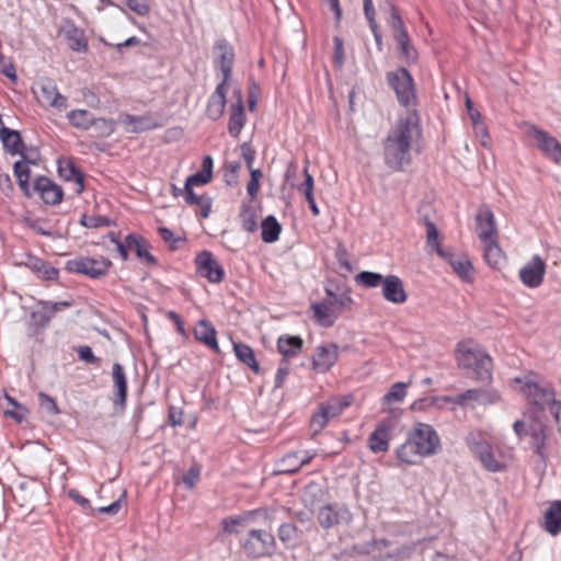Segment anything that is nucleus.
Returning a JSON list of instances; mask_svg holds the SVG:
<instances>
[{"label":"nucleus","instance_id":"nucleus-1","mask_svg":"<svg viewBox=\"0 0 561 561\" xmlns=\"http://www.w3.org/2000/svg\"><path fill=\"white\" fill-rule=\"evenodd\" d=\"M439 447L440 440L434 428L428 424L417 423L408 432L397 456L403 463L415 465L421 458L435 454Z\"/></svg>","mask_w":561,"mask_h":561},{"label":"nucleus","instance_id":"nucleus-2","mask_svg":"<svg viewBox=\"0 0 561 561\" xmlns=\"http://www.w3.org/2000/svg\"><path fill=\"white\" fill-rule=\"evenodd\" d=\"M457 365L476 380L489 382L491 380L492 359L484 350L473 341L466 340L458 343L456 348Z\"/></svg>","mask_w":561,"mask_h":561},{"label":"nucleus","instance_id":"nucleus-3","mask_svg":"<svg viewBox=\"0 0 561 561\" xmlns=\"http://www.w3.org/2000/svg\"><path fill=\"white\" fill-rule=\"evenodd\" d=\"M416 134V119L413 115L393 127L386 141V154L390 163L400 165L407 159L410 142Z\"/></svg>","mask_w":561,"mask_h":561},{"label":"nucleus","instance_id":"nucleus-4","mask_svg":"<svg viewBox=\"0 0 561 561\" xmlns=\"http://www.w3.org/2000/svg\"><path fill=\"white\" fill-rule=\"evenodd\" d=\"M352 298L344 296L340 300L332 299L325 304H313L312 310L316 321L322 327H330L334 323L337 318L339 307H350Z\"/></svg>","mask_w":561,"mask_h":561},{"label":"nucleus","instance_id":"nucleus-5","mask_svg":"<svg viewBox=\"0 0 561 561\" xmlns=\"http://www.w3.org/2000/svg\"><path fill=\"white\" fill-rule=\"evenodd\" d=\"M339 359V347L335 344L318 346L311 355V369L316 374L329 371Z\"/></svg>","mask_w":561,"mask_h":561},{"label":"nucleus","instance_id":"nucleus-6","mask_svg":"<svg viewBox=\"0 0 561 561\" xmlns=\"http://www.w3.org/2000/svg\"><path fill=\"white\" fill-rule=\"evenodd\" d=\"M545 273V261L540 256L534 255L520 267L519 277L525 286L536 288L542 284Z\"/></svg>","mask_w":561,"mask_h":561},{"label":"nucleus","instance_id":"nucleus-7","mask_svg":"<svg viewBox=\"0 0 561 561\" xmlns=\"http://www.w3.org/2000/svg\"><path fill=\"white\" fill-rule=\"evenodd\" d=\"M59 35L62 36L67 46L76 53L84 54L88 51V39L84 31L75 25L70 20H65L59 28Z\"/></svg>","mask_w":561,"mask_h":561},{"label":"nucleus","instance_id":"nucleus-8","mask_svg":"<svg viewBox=\"0 0 561 561\" xmlns=\"http://www.w3.org/2000/svg\"><path fill=\"white\" fill-rule=\"evenodd\" d=\"M112 263L107 259H91L82 257L70 262V268L77 273L84 274L87 276L96 278L105 275Z\"/></svg>","mask_w":561,"mask_h":561},{"label":"nucleus","instance_id":"nucleus-9","mask_svg":"<svg viewBox=\"0 0 561 561\" xmlns=\"http://www.w3.org/2000/svg\"><path fill=\"white\" fill-rule=\"evenodd\" d=\"M273 549L274 538L266 531H252L245 541V550L253 557H263L270 554Z\"/></svg>","mask_w":561,"mask_h":561},{"label":"nucleus","instance_id":"nucleus-10","mask_svg":"<svg viewBox=\"0 0 561 561\" xmlns=\"http://www.w3.org/2000/svg\"><path fill=\"white\" fill-rule=\"evenodd\" d=\"M382 296L388 302L393 305H403L409 299V294L402 279L396 275L385 277L382 282Z\"/></svg>","mask_w":561,"mask_h":561},{"label":"nucleus","instance_id":"nucleus-11","mask_svg":"<svg viewBox=\"0 0 561 561\" xmlns=\"http://www.w3.org/2000/svg\"><path fill=\"white\" fill-rule=\"evenodd\" d=\"M230 102L231 113L228 128L230 134L237 137L241 133L245 122L243 101L239 89L233 88L231 90Z\"/></svg>","mask_w":561,"mask_h":561},{"label":"nucleus","instance_id":"nucleus-12","mask_svg":"<svg viewBox=\"0 0 561 561\" xmlns=\"http://www.w3.org/2000/svg\"><path fill=\"white\" fill-rule=\"evenodd\" d=\"M34 92L42 105H48L57 110L67 107V99L58 92L56 85L50 81L42 82Z\"/></svg>","mask_w":561,"mask_h":561},{"label":"nucleus","instance_id":"nucleus-13","mask_svg":"<svg viewBox=\"0 0 561 561\" xmlns=\"http://www.w3.org/2000/svg\"><path fill=\"white\" fill-rule=\"evenodd\" d=\"M389 81L403 104H409L414 99L412 79L407 70L400 69L390 73Z\"/></svg>","mask_w":561,"mask_h":561},{"label":"nucleus","instance_id":"nucleus-14","mask_svg":"<svg viewBox=\"0 0 561 561\" xmlns=\"http://www.w3.org/2000/svg\"><path fill=\"white\" fill-rule=\"evenodd\" d=\"M198 273L209 282L218 283L224 277V270L211 253L204 251L196 257Z\"/></svg>","mask_w":561,"mask_h":561},{"label":"nucleus","instance_id":"nucleus-15","mask_svg":"<svg viewBox=\"0 0 561 561\" xmlns=\"http://www.w3.org/2000/svg\"><path fill=\"white\" fill-rule=\"evenodd\" d=\"M453 271L462 282L472 283L474 279V266L468 255L462 253H445V256Z\"/></svg>","mask_w":561,"mask_h":561},{"label":"nucleus","instance_id":"nucleus-16","mask_svg":"<svg viewBox=\"0 0 561 561\" xmlns=\"http://www.w3.org/2000/svg\"><path fill=\"white\" fill-rule=\"evenodd\" d=\"M511 388L514 391L525 394L529 400L539 403L541 397H546L547 392L540 388L530 375L516 377L511 381Z\"/></svg>","mask_w":561,"mask_h":561},{"label":"nucleus","instance_id":"nucleus-17","mask_svg":"<svg viewBox=\"0 0 561 561\" xmlns=\"http://www.w3.org/2000/svg\"><path fill=\"white\" fill-rule=\"evenodd\" d=\"M34 191L38 193L46 204H58L62 199V190L45 176H39L34 182Z\"/></svg>","mask_w":561,"mask_h":561},{"label":"nucleus","instance_id":"nucleus-18","mask_svg":"<svg viewBox=\"0 0 561 561\" xmlns=\"http://www.w3.org/2000/svg\"><path fill=\"white\" fill-rule=\"evenodd\" d=\"M214 162L211 157L206 156L202 162V169L199 172L191 175L186 180V190L192 195L194 188H203L213 179Z\"/></svg>","mask_w":561,"mask_h":561},{"label":"nucleus","instance_id":"nucleus-19","mask_svg":"<svg viewBox=\"0 0 561 561\" xmlns=\"http://www.w3.org/2000/svg\"><path fill=\"white\" fill-rule=\"evenodd\" d=\"M37 167V162L35 159H26L15 162L14 164V173L18 179L19 185L25 195L31 196V185L30 180L33 173V168Z\"/></svg>","mask_w":561,"mask_h":561},{"label":"nucleus","instance_id":"nucleus-20","mask_svg":"<svg viewBox=\"0 0 561 561\" xmlns=\"http://www.w3.org/2000/svg\"><path fill=\"white\" fill-rule=\"evenodd\" d=\"M229 90V84L222 81L210 96L207 104V114L210 118L216 119L222 115L226 104V94Z\"/></svg>","mask_w":561,"mask_h":561},{"label":"nucleus","instance_id":"nucleus-21","mask_svg":"<svg viewBox=\"0 0 561 561\" xmlns=\"http://www.w3.org/2000/svg\"><path fill=\"white\" fill-rule=\"evenodd\" d=\"M339 411L330 404L321 405L311 416L310 431L313 435L319 434L328 425L329 421L337 415Z\"/></svg>","mask_w":561,"mask_h":561},{"label":"nucleus","instance_id":"nucleus-22","mask_svg":"<svg viewBox=\"0 0 561 561\" xmlns=\"http://www.w3.org/2000/svg\"><path fill=\"white\" fill-rule=\"evenodd\" d=\"M58 172L65 181L73 182V191L76 194H81L83 192V175L76 169L72 161L60 160L58 163Z\"/></svg>","mask_w":561,"mask_h":561},{"label":"nucleus","instance_id":"nucleus-23","mask_svg":"<svg viewBox=\"0 0 561 561\" xmlns=\"http://www.w3.org/2000/svg\"><path fill=\"white\" fill-rule=\"evenodd\" d=\"M478 234L483 243L496 240L495 220L489 210L481 211L478 217Z\"/></svg>","mask_w":561,"mask_h":561},{"label":"nucleus","instance_id":"nucleus-24","mask_svg":"<svg viewBox=\"0 0 561 561\" xmlns=\"http://www.w3.org/2000/svg\"><path fill=\"white\" fill-rule=\"evenodd\" d=\"M534 138L537 146L552 160L559 161L561 159V145L557 139L548 136L546 133L535 130Z\"/></svg>","mask_w":561,"mask_h":561},{"label":"nucleus","instance_id":"nucleus-25","mask_svg":"<svg viewBox=\"0 0 561 561\" xmlns=\"http://www.w3.org/2000/svg\"><path fill=\"white\" fill-rule=\"evenodd\" d=\"M215 57L224 73V81L227 82L233 62L232 48L226 43H218L215 47Z\"/></svg>","mask_w":561,"mask_h":561},{"label":"nucleus","instance_id":"nucleus-26","mask_svg":"<svg viewBox=\"0 0 561 561\" xmlns=\"http://www.w3.org/2000/svg\"><path fill=\"white\" fill-rule=\"evenodd\" d=\"M183 196L186 203L198 206L203 217H208L211 210V201L203 193V188H194L191 195L186 190V184L183 188Z\"/></svg>","mask_w":561,"mask_h":561},{"label":"nucleus","instance_id":"nucleus-27","mask_svg":"<svg viewBox=\"0 0 561 561\" xmlns=\"http://www.w3.org/2000/svg\"><path fill=\"white\" fill-rule=\"evenodd\" d=\"M391 427L387 424L379 425L370 436L369 446L373 451H385L389 447Z\"/></svg>","mask_w":561,"mask_h":561},{"label":"nucleus","instance_id":"nucleus-28","mask_svg":"<svg viewBox=\"0 0 561 561\" xmlns=\"http://www.w3.org/2000/svg\"><path fill=\"white\" fill-rule=\"evenodd\" d=\"M194 333L197 340L207 344L214 351L219 352V346L216 339V331L209 322L205 320L199 321L195 327Z\"/></svg>","mask_w":561,"mask_h":561},{"label":"nucleus","instance_id":"nucleus-29","mask_svg":"<svg viewBox=\"0 0 561 561\" xmlns=\"http://www.w3.org/2000/svg\"><path fill=\"white\" fill-rule=\"evenodd\" d=\"M126 243L128 250L134 251L140 260L150 264L154 263L153 256L150 254L149 249L141 237L129 234L126 237Z\"/></svg>","mask_w":561,"mask_h":561},{"label":"nucleus","instance_id":"nucleus-30","mask_svg":"<svg viewBox=\"0 0 561 561\" xmlns=\"http://www.w3.org/2000/svg\"><path fill=\"white\" fill-rule=\"evenodd\" d=\"M124 125L125 129L129 133H142L158 126L149 116H127L124 121Z\"/></svg>","mask_w":561,"mask_h":561},{"label":"nucleus","instance_id":"nucleus-31","mask_svg":"<svg viewBox=\"0 0 561 561\" xmlns=\"http://www.w3.org/2000/svg\"><path fill=\"white\" fill-rule=\"evenodd\" d=\"M514 430L518 436H526L529 433H531L537 439L542 434L541 424L527 415H525L522 420L515 422Z\"/></svg>","mask_w":561,"mask_h":561},{"label":"nucleus","instance_id":"nucleus-32","mask_svg":"<svg viewBox=\"0 0 561 561\" xmlns=\"http://www.w3.org/2000/svg\"><path fill=\"white\" fill-rule=\"evenodd\" d=\"M485 261L493 268H501L505 263V254L499 247L496 240L484 243Z\"/></svg>","mask_w":561,"mask_h":561},{"label":"nucleus","instance_id":"nucleus-33","mask_svg":"<svg viewBox=\"0 0 561 561\" xmlns=\"http://www.w3.org/2000/svg\"><path fill=\"white\" fill-rule=\"evenodd\" d=\"M261 229L262 240L266 243L275 242L282 232L280 224L273 216H268L262 221Z\"/></svg>","mask_w":561,"mask_h":561},{"label":"nucleus","instance_id":"nucleus-34","mask_svg":"<svg viewBox=\"0 0 561 561\" xmlns=\"http://www.w3.org/2000/svg\"><path fill=\"white\" fill-rule=\"evenodd\" d=\"M277 347L285 356L296 355L302 347V340L299 336L284 335L278 339Z\"/></svg>","mask_w":561,"mask_h":561},{"label":"nucleus","instance_id":"nucleus-35","mask_svg":"<svg viewBox=\"0 0 561 561\" xmlns=\"http://www.w3.org/2000/svg\"><path fill=\"white\" fill-rule=\"evenodd\" d=\"M233 350H234V353H236L237 357L242 363L248 365L255 373H259L260 366H259V363L255 359L254 352H253V350L250 346H248L245 344H242V343H234L233 344Z\"/></svg>","mask_w":561,"mask_h":561},{"label":"nucleus","instance_id":"nucleus-36","mask_svg":"<svg viewBox=\"0 0 561 561\" xmlns=\"http://www.w3.org/2000/svg\"><path fill=\"white\" fill-rule=\"evenodd\" d=\"M247 160H248V167L250 170V180L247 184V191H248V194L250 195V197L252 199H255L259 194V191H260L263 173L260 169H254L252 167L253 157H248Z\"/></svg>","mask_w":561,"mask_h":561},{"label":"nucleus","instance_id":"nucleus-37","mask_svg":"<svg viewBox=\"0 0 561 561\" xmlns=\"http://www.w3.org/2000/svg\"><path fill=\"white\" fill-rule=\"evenodd\" d=\"M546 527L549 533L557 534L561 528V502H554L546 513Z\"/></svg>","mask_w":561,"mask_h":561},{"label":"nucleus","instance_id":"nucleus-38","mask_svg":"<svg viewBox=\"0 0 561 561\" xmlns=\"http://www.w3.org/2000/svg\"><path fill=\"white\" fill-rule=\"evenodd\" d=\"M112 375L114 386L117 390V396L119 398V403L124 404L127 394V383L123 367L119 364H114Z\"/></svg>","mask_w":561,"mask_h":561},{"label":"nucleus","instance_id":"nucleus-39","mask_svg":"<svg viewBox=\"0 0 561 561\" xmlns=\"http://www.w3.org/2000/svg\"><path fill=\"white\" fill-rule=\"evenodd\" d=\"M69 122L77 128L87 129L89 128L93 122V115L85 110H75L68 113Z\"/></svg>","mask_w":561,"mask_h":561},{"label":"nucleus","instance_id":"nucleus-40","mask_svg":"<svg viewBox=\"0 0 561 561\" xmlns=\"http://www.w3.org/2000/svg\"><path fill=\"white\" fill-rule=\"evenodd\" d=\"M4 399L12 408L5 410L4 415L15 420L16 422H22L27 415L28 410L24 405L20 404L13 397L9 396L7 392H4Z\"/></svg>","mask_w":561,"mask_h":561},{"label":"nucleus","instance_id":"nucleus-41","mask_svg":"<svg viewBox=\"0 0 561 561\" xmlns=\"http://www.w3.org/2000/svg\"><path fill=\"white\" fill-rule=\"evenodd\" d=\"M0 137L5 148L12 153L19 151L21 146V137L18 131L9 130L8 128H2L0 130Z\"/></svg>","mask_w":561,"mask_h":561},{"label":"nucleus","instance_id":"nucleus-42","mask_svg":"<svg viewBox=\"0 0 561 561\" xmlns=\"http://www.w3.org/2000/svg\"><path fill=\"white\" fill-rule=\"evenodd\" d=\"M407 383L397 382L394 383L389 392L385 396L383 400L387 404H392L394 402H401L407 396Z\"/></svg>","mask_w":561,"mask_h":561},{"label":"nucleus","instance_id":"nucleus-43","mask_svg":"<svg viewBox=\"0 0 561 561\" xmlns=\"http://www.w3.org/2000/svg\"><path fill=\"white\" fill-rule=\"evenodd\" d=\"M385 277L378 273L362 272L356 276V282L365 287L374 288L379 285L382 286Z\"/></svg>","mask_w":561,"mask_h":561},{"label":"nucleus","instance_id":"nucleus-44","mask_svg":"<svg viewBox=\"0 0 561 561\" xmlns=\"http://www.w3.org/2000/svg\"><path fill=\"white\" fill-rule=\"evenodd\" d=\"M426 236H427L428 247H431L433 250H435L438 255L445 256L446 252L443 251V249L440 248V244H439L438 231L432 222H428L426 225Z\"/></svg>","mask_w":561,"mask_h":561},{"label":"nucleus","instance_id":"nucleus-45","mask_svg":"<svg viewBox=\"0 0 561 561\" xmlns=\"http://www.w3.org/2000/svg\"><path fill=\"white\" fill-rule=\"evenodd\" d=\"M481 461L483 462L484 467L491 471H500L506 467V462L496 460L492 453L482 454Z\"/></svg>","mask_w":561,"mask_h":561},{"label":"nucleus","instance_id":"nucleus-46","mask_svg":"<svg viewBox=\"0 0 561 561\" xmlns=\"http://www.w3.org/2000/svg\"><path fill=\"white\" fill-rule=\"evenodd\" d=\"M38 397L39 404L45 411H47L51 415H56L59 413V409L57 407L55 399L43 392H41Z\"/></svg>","mask_w":561,"mask_h":561},{"label":"nucleus","instance_id":"nucleus-47","mask_svg":"<svg viewBox=\"0 0 561 561\" xmlns=\"http://www.w3.org/2000/svg\"><path fill=\"white\" fill-rule=\"evenodd\" d=\"M310 459V457L308 456H302V457H299L298 454H291V455H288L286 458H285V461L288 462L286 465V468L287 470L289 471H295L297 470L302 463L305 462H308Z\"/></svg>","mask_w":561,"mask_h":561},{"label":"nucleus","instance_id":"nucleus-48","mask_svg":"<svg viewBox=\"0 0 561 561\" xmlns=\"http://www.w3.org/2000/svg\"><path fill=\"white\" fill-rule=\"evenodd\" d=\"M128 8L139 15H146L149 13V4L146 0H128Z\"/></svg>","mask_w":561,"mask_h":561},{"label":"nucleus","instance_id":"nucleus-49","mask_svg":"<svg viewBox=\"0 0 561 561\" xmlns=\"http://www.w3.org/2000/svg\"><path fill=\"white\" fill-rule=\"evenodd\" d=\"M466 105H467L470 118L473 121L474 124L478 125V127H477L478 133L481 134L482 136H486V134H488L486 128L483 125L479 124L480 113L472 107V103L469 99H467Z\"/></svg>","mask_w":561,"mask_h":561},{"label":"nucleus","instance_id":"nucleus-50","mask_svg":"<svg viewBox=\"0 0 561 561\" xmlns=\"http://www.w3.org/2000/svg\"><path fill=\"white\" fill-rule=\"evenodd\" d=\"M125 499H126V491L123 490L122 494L114 503H112L108 506L100 507L99 508L100 513L116 514L119 511L122 503L125 501Z\"/></svg>","mask_w":561,"mask_h":561},{"label":"nucleus","instance_id":"nucleus-51","mask_svg":"<svg viewBox=\"0 0 561 561\" xmlns=\"http://www.w3.org/2000/svg\"><path fill=\"white\" fill-rule=\"evenodd\" d=\"M81 225L87 228H96L103 224H106V220L101 217H92L83 215L80 220Z\"/></svg>","mask_w":561,"mask_h":561},{"label":"nucleus","instance_id":"nucleus-52","mask_svg":"<svg viewBox=\"0 0 561 561\" xmlns=\"http://www.w3.org/2000/svg\"><path fill=\"white\" fill-rule=\"evenodd\" d=\"M301 190L307 199H311L313 197V179L312 176L306 172V180L301 185Z\"/></svg>","mask_w":561,"mask_h":561},{"label":"nucleus","instance_id":"nucleus-53","mask_svg":"<svg viewBox=\"0 0 561 561\" xmlns=\"http://www.w3.org/2000/svg\"><path fill=\"white\" fill-rule=\"evenodd\" d=\"M78 353H79V357L84 362H88V363L96 362V358L93 355L92 350L89 346H81L78 350Z\"/></svg>","mask_w":561,"mask_h":561},{"label":"nucleus","instance_id":"nucleus-54","mask_svg":"<svg viewBox=\"0 0 561 561\" xmlns=\"http://www.w3.org/2000/svg\"><path fill=\"white\" fill-rule=\"evenodd\" d=\"M480 393L476 390H469L465 392L463 394L458 397V403L460 404H467L469 400H478Z\"/></svg>","mask_w":561,"mask_h":561},{"label":"nucleus","instance_id":"nucleus-55","mask_svg":"<svg viewBox=\"0 0 561 561\" xmlns=\"http://www.w3.org/2000/svg\"><path fill=\"white\" fill-rule=\"evenodd\" d=\"M199 477V469L197 468H193L188 476H185L183 478V482L187 484L188 488L193 486L195 484V482L197 481Z\"/></svg>","mask_w":561,"mask_h":561},{"label":"nucleus","instance_id":"nucleus-56","mask_svg":"<svg viewBox=\"0 0 561 561\" xmlns=\"http://www.w3.org/2000/svg\"><path fill=\"white\" fill-rule=\"evenodd\" d=\"M159 233L163 238L164 241L169 242L170 248L173 249L174 244H175V240L172 238L173 237L172 231L164 227H160Z\"/></svg>","mask_w":561,"mask_h":561},{"label":"nucleus","instance_id":"nucleus-57","mask_svg":"<svg viewBox=\"0 0 561 561\" xmlns=\"http://www.w3.org/2000/svg\"><path fill=\"white\" fill-rule=\"evenodd\" d=\"M43 273H44V276L48 279H55L57 278L58 276V271L53 267V266H49V265H43Z\"/></svg>","mask_w":561,"mask_h":561},{"label":"nucleus","instance_id":"nucleus-58","mask_svg":"<svg viewBox=\"0 0 561 561\" xmlns=\"http://www.w3.org/2000/svg\"><path fill=\"white\" fill-rule=\"evenodd\" d=\"M115 243H116V248H117L122 259L127 260L128 251H129L127 248V243L125 245L118 241H115Z\"/></svg>","mask_w":561,"mask_h":561},{"label":"nucleus","instance_id":"nucleus-59","mask_svg":"<svg viewBox=\"0 0 561 561\" xmlns=\"http://www.w3.org/2000/svg\"><path fill=\"white\" fill-rule=\"evenodd\" d=\"M3 73L12 81H16L15 69L12 65L5 66L3 69Z\"/></svg>","mask_w":561,"mask_h":561},{"label":"nucleus","instance_id":"nucleus-60","mask_svg":"<svg viewBox=\"0 0 561 561\" xmlns=\"http://www.w3.org/2000/svg\"><path fill=\"white\" fill-rule=\"evenodd\" d=\"M68 304L67 302H61V304H48V302H45L43 308L45 311L47 312H55L59 306H67Z\"/></svg>","mask_w":561,"mask_h":561},{"label":"nucleus","instance_id":"nucleus-61","mask_svg":"<svg viewBox=\"0 0 561 561\" xmlns=\"http://www.w3.org/2000/svg\"><path fill=\"white\" fill-rule=\"evenodd\" d=\"M139 39L135 36L127 38L124 43L117 44L118 48L138 45Z\"/></svg>","mask_w":561,"mask_h":561},{"label":"nucleus","instance_id":"nucleus-62","mask_svg":"<svg viewBox=\"0 0 561 561\" xmlns=\"http://www.w3.org/2000/svg\"><path fill=\"white\" fill-rule=\"evenodd\" d=\"M307 201H308V203L310 205V208H311L313 215H318L319 214V208H318V206H317V204L314 202V197H312L311 199H307Z\"/></svg>","mask_w":561,"mask_h":561},{"label":"nucleus","instance_id":"nucleus-63","mask_svg":"<svg viewBox=\"0 0 561 561\" xmlns=\"http://www.w3.org/2000/svg\"><path fill=\"white\" fill-rule=\"evenodd\" d=\"M399 39H400V43H401L403 49L405 50L407 49V44H408V36H407V34L404 32H402L400 34V38Z\"/></svg>","mask_w":561,"mask_h":561},{"label":"nucleus","instance_id":"nucleus-64","mask_svg":"<svg viewBox=\"0 0 561 561\" xmlns=\"http://www.w3.org/2000/svg\"><path fill=\"white\" fill-rule=\"evenodd\" d=\"M556 419L559 424V431L561 432V405L556 409Z\"/></svg>","mask_w":561,"mask_h":561}]
</instances>
